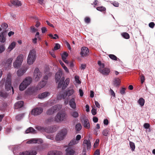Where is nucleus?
Returning <instances> with one entry per match:
<instances>
[{
  "label": "nucleus",
  "mask_w": 155,
  "mask_h": 155,
  "mask_svg": "<svg viewBox=\"0 0 155 155\" xmlns=\"http://www.w3.org/2000/svg\"><path fill=\"white\" fill-rule=\"evenodd\" d=\"M1 85H3L5 83V89L7 91L10 90L12 89L13 94L14 93L13 88L12 86L11 78L9 74H8L7 76L6 79L5 78L2 79L0 82Z\"/></svg>",
  "instance_id": "f257e3e1"
},
{
  "label": "nucleus",
  "mask_w": 155,
  "mask_h": 155,
  "mask_svg": "<svg viewBox=\"0 0 155 155\" xmlns=\"http://www.w3.org/2000/svg\"><path fill=\"white\" fill-rule=\"evenodd\" d=\"M46 81H45L44 80L41 81L37 86L36 88H29L26 91V94L30 95L34 93L36 90H40L41 88L44 87L46 84Z\"/></svg>",
  "instance_id": "f03ea898"
},
{
  "label": "nucleus",
  "mask_w": 155,
  "mask_h": 155,
  "mask_svg": "<svg viewBox=\"0 0 155 155\" xmlns=\"http://www.w3.org/2000/svg\"><path fill=\"white\" fill-rule=\"evenodd\" d=\"M37 57L36 51L33 49L31 50L27 58V63L29 64H32L35 61Z\"/></svg>",
  "instance_id": "7ed1b4c3"
},
{
  "label": "nucleus",
  "mask_w": 155,
  "mask_h": 155,
  "mask_svg": "<svg viewBox=\"0 0 155 155\" xmlns=\"http://www.w3.org/2000/svg\"><path fill=\"white\" fill-rule=\"evenodd\" d=\"M31 78L28 77L25 78L20 84L19 87V90L21 91H24L31 83Z\"/></svg>",
  "instance_id": "20e7f679"
},
{
  "label": "nucleus",
  "mask_w": 155,
  "mask_h": 155,
  "mask_svg": "<svg viewBox=\"0 0 155 155\" xmlns=\"http://www.w3.org/2000/svg\"><path fill=\"white\" fill-rule=\"evenodd\" d=\"M67 130L65 128L62 129L58 133L55 137L57 141L63 140L65 136L67 134Z\"/></svg>",
  "instance_id": "39448f33"
},
{
  "label": "nucleus",
  "mask_w": 155,
  "mask_h": 155,
  "mask_svg": "<svg viewBox=\"0 0 155 155\" xmlns=\"http://www.w3.org/2000/svg\"><path fill=\"white\" fill-rule=\"evenodd\" d=\"M62 107V105L60 104H56L52 106L47 111L48 115H51L60 110Z\"/></svg>",
  "instance_id": "423d86ee"
},
{
  "label": "nucleus",
  "mask_w": 155,
  "mask_h": 155,
  "mask_svg": "<svg viewBox=\"0 0 155 155\" xmlns=\"http://www.w3.org/2000/svg\"><path fill=\"white\" fill-rule=\"evenodd\" d=\"M67 115L64 112H61L58 113L56 116V122H61L66 118Z\"/></svg>",
  "instance_id": "0eeeda50"
},
{
  "label": "nucleus",
  "mask_w": 155,
  "mask_h": 155,
  "mask_svg": "<svg viewBox=\"0 0 155 155\" xmlns=\"http://www.w3.org/2000/svg\"><path fill=\"white\" fill-rule=\"evenodd\" d=\"M23 55L22 54L17 57L16 60L13 63V66L15 68H18L20 66L23 61Z\"/></svg>",
  "instance_id": "6e6552de"
},
{
  "label": "nucleus",
  "mask_w": 155,
  "mask_h": 155,
  "mask_svg": "<svg viewBox=\"0 0 155 155\" xmlns=\"http://www.w3.org/2000/svg\"><path fill=\"white\" fill-rule=\"evenodd\" d=\"M74 92V91L72 88L69 87L67 89L64 94L61 95V97L65 99L67 96L68 97L72 95Z\"/></svg>",
  "instance_id": "1a4fd4ad"
},
{
  "label": "nucleus",
  "mask_w": 155,
  "mask_h": 155,
  "mask_svg": "<svg viewBox=\"0 0 155 155\" xmlns=\"http://www.w3.org/2000/svg\"><path fill=\"white\" fill-rule=\"evenodd\" d=\"M42 74L38 68H35L34 72L33 78L35 81H38L42 76Z\"/></svg>",
  "instance_id": "9d476101"
},
{
  "label": "nucleus",
  "mask_w": 155,
  "mask_h": 155,
  "mask_svg": "<svg viewBox=\"0 0 155 155\" xmlns=\"http://www.w3.org/2000/svg\"><path fill=\"white\" fill-rule=\"evenodd\" d=\"M66 155H76L77 154L75 149L71 147L68 146L65 150Z\"/></svg>",
  "instance_id": "9b49d317"
},
{
  "label": "nucleus",
  "mask_w": 155,
  "mask_h": 155,
  "mask_svg": "<svg viewBox=\"0 0 155 155\" xmlns=\"http://www.w3.org/2000/svg\"><path fill=\"white\" fill-rule=\"evenodd\" d=\"M43 109L41 107H36L33 109L31 111V114L34 116H37L43 112Z\"/></svg>",
  "instance_id": "f8f14e48"
},
{
  "label": "nucleus",
  "mask_w": 155,
  "mask_h": 155,
  "mask_svg": "<svg viewBox=\"0 0 155 155\" xmlns=\"http://www.w3.org/2000/svg\"><path fill=\"white\" fill-rule=\"evenodd\" d=\"M43 141L41 138H32L28 140L27 142V143H42Z\"/></svg>",
  "instance_id": "ddd939ff"
},
{
  "label": "nucleus",
  "mask_w": 155,
  "mask_h": 155,
  "mask_svg": "<svg viewBox=\"0 0 155 155\" xmlns=\"http://www.w3.org/2000/svg\"><path fill=\"white\" fill-rule=\"evenodd\" d=\"M89 50L88 48L85 47L81 48L80 54L82 57L86 56L88 54Z\"/></svg>",
  "instance_id": "4468645a"
},
{
  "label": "nucleus",
  "mask_w": 155,
  "mask_h": 155,
  "mask_svg": "<svg viewBox=\"0 0 155 155\" xmlns=\"http://www.w3.org/2000/svg\"><path fill=\"white\" fill-rule=\"evenodd\" d=\"M13 59V58H8L7 60L4 61L2 62V64L6 68H9L12 64Z\"/></svg>",
  "instance_id": "2eb2a0df"
},
{
  "label": "nucleus",
  "mask_w": 155,
  "mask_h": 155,
  "mask_svg": "<svg viewBox=\"0 0 155 155\" xmlns=\"http://www.w3.org/2000/svg\"><path fill=\"white\" fill-rule=\"evenodd\" d=\"M6 31L2 32L0 34V42L2 43H4L6 41L5 36L6 35Z\"/></svg>",
  "instance_id": "dca6fc26"
},
{
  "label": "nucleus",
  "mask_w": 155,
  "mask_h": 155,
  "mask_svg": "<svg viewBox=\"0 0 155 155\" xmlns=\"http://www.w3.org/2000/svg\"><path fill=\"white\" fill-rule=\"evenodd\" d=\"M56 130V127L55 126H51L46 127L45 132L48 133H51L55 132Z\"/></svg>",
  "instance_id": "f3484780"
},
{
  "label": "nucleus",
  "mask_w": 155,
  "mask_h": 155,
  "mask_svg": "<svg viewBox=\"0 0 155 155\" xmlns=\"http://www.w3.org/2000/svg\"><path fill=\"white\" fill-rule=\"evenodd\" d=\"M62 73L61 71H58L55 74V79L56 82L57 83L58 82L59 80L61 79L62 77Z\"/></svg>",
  "instance_id": "a211bd4d"
},
{
  "label": "nucleus",
  "mask_w": 155,
  "mask_h": 155,
  "mask_svg": "<svg viewBox=\"0 0 155 155\" xmlns=\"http://www.w3.org/2000/svg\"><path fill=\"white\" fill-rule=\"evenodd\" d=\"M99 72L104 75H107L110 72V69L107 68H105L103 69H101V68H99Z\"/></svg>",
  "instance_id": "6ab92c4d"
},
{
  "label": "nucleus",
  "mask_w": 155,
  "mask_h": 155,
  "mask_svg": "<svg viewBox=\"0 0 155 155\" xmlns=\"http://www.w3.org/2000/svg\"><path fill=\"white\" fill-rule=\"evenodd\" d=\"M83 145L84 147H86L87 150L90 149L91 146L90 141L87 140H84L83 143Z\"/></svg>",
  "instance_id": "aec40b11"
},
{
  "label": "nucleus",
  "mask_w": 155,
  "mask_h": 155,
  "mask_svg": "<svg viewBox=\"0 0 155 155\" xmlns=\"http://www.w3.org/2000/svg\"><path fill=\"white\" fill-rule=\"evenodd\" d=\"M24 105V102L22 101H18L14 105V108L15 109H17L22 107Z\"/></svg>",
  "instance_id": "412c9836"
},
{
  "label": "nucleus",
  "mask_w": 155,
  "mask_h": 155,
  "mask_svg": "<svg viewBox=\"0 0 155 155\" xmlns=\"http://www.w3.org/2000/svg\"><path fill=\"white\" fill-rule=\"evenodd\" d=\"M50 94V93L49 92L47 91H45L42 93L39 94L38 95V97L39 99H43L49 96Z\"/></svg>",
  "instance_id": "4be33fe9"
},
{
  "label": "nucleus",
  "mask_w": 155,
  "mask_h": 155,
  "mask_svg": "<svg viewBox=\"0 0 155 155\" xmlns=\"http://www.w3.org/2000/svg\"><path fill=\"white\" fill-rule=\"evenodd\" d=\"M69 105L71 107L74 109L76 108V104L74 98H71L69 101Z\"/></svg>",
  "instance_id": "5701e85b"
},
{
  "label": "nucleus",
  "mask_w": 155,
  "mask_h": 155,
  "mask_svg": "<svg viewBox=\"0 0 155 155\" xmlns=\"http://www.w3.org/2000/svg\"><path fill=\"white\" fill-rule=\"evenodd\" d=\"M61 152L57 150H52L49 152L48 155H61Z\"/></svg>",
  "instance_id": "b1692460"
},
{
  "label": "nucleus",
  "mask_w": 155,
  "mask_h": 155,
  "mask_svg": "<svg viewBox=\"0 0 155 155\" xmlns=\"http://www.w3.org/2000/svg\"><path fill=\"white\" fill-rule=\"evenodd\" d=\"M25 132L26 134L29 133L35 134L36 133V131L33 127H29L26 130Z\"/></svg>",
  "instance_id": "393cba45"
},
{
  "label": "nucleus",
  "mask_w": 155,
  "mask_h": 155,
  "mask_svg": "<svg viewBox=\"0 0 155 155\" xmlns=\"http://www.w3.org/2000/svg\"><path fill=\"white\" fill-rule=\"evenodd\" d=\"M35 128L38 131L41 132H45L46 127L40 126H37L35 127Z\"/></svg>",
  "instance_id": "a878e982"
},
{
  "label": "nucleus",
  "mask_w": 155,
  "mask_h": 155,
  "mask_svg": "<svg viewBox=\"0 0 155 155\" xmlns=\"http://www.w3.org/2000/svg\"><path fill=\"white\" fill-rule=\"evenodd\" d=\"M16 45V44L15 42L13 41L12 42L8 48V51H11L15 48Z\"/></svg>",
  "instance_id": "bb28decb"
},
{
  "label": "nucleus",
  "mask_w": 155,
  "mask_h": 155,
  "mask_svg": "<svg viewBox=\"0 0 155 155\" xmlns=\"http://www.w3.org/2000/svg\"><path fill=\"white\" fill-rule=\"evenodd\" d=\"M84 120L83 125L84 127L87 129H89L90 127V124L88 120L85 119Z\"/></svg>",
  "instance_id": "cd10ccee"
},
{
  "label": "nucleus",
  "mask_w": 155,
  "mask_h": 155,
  "mask_svg": "<svg viewBox=\"0 0 155 155\" xmlns=\"http://www.w3.org/2000/svg\"><path fill=\"white\" fill-rule=\"evenodd\" d=\"M11 2L14 5L17 6H20L21 5V2L18 0H11Z\"/></svg>",
  "instance_id": "c85d7f7f"
},
{
  "label": "nucleus",
  "mask_w": 155,
  "mask_h": 155,
  "mask_svg": "<svg viewBox=\"0 0 155 155\" xmlns=\"http://www.w3.org/2000/svg\"><path fill=\"white\" fill-rule=\"evenodd\" d=\"M102 134L103 136L108 137L110 135V130L108 129H105L103 130Z\"/></svg>",
  "instance_id": "c756f323"
},
{
  "label": "nucleus",
  "mask_w": 155,
  "mask_h": 155,
  "mask_svg": "<svg viewBox=\"0 0 155 155\" xmlns=\"http://www.w3.org/2000/svg\"><path fill=\"white\" fill-rule=\"evenodd\" d=\"M69 79L67 78L65 81H64V83L62 87V90H63L65 89L69 83Z\"/></svg>",
  "instance_id": "7c9ffc66"
},
{
  "label": "nucleus",
  "mask_w": 155,
  "mask_h": 155,
  "mask_svg": "<svg viewBox=\"0 0 155 155\" xmlns=\"http://www.w3.org/2000/svg\"><path fill=\"white\" fill-rule=\"evenodd\" d=\"M25 115V113H24L19 114L16 116L15 119L16 120L19 121L23 118Z\"/></svg>",
  "instance_id": "2f4dec72"
},
{
  "label": "nucleus",
  "mask_w": 155,
  "mask_h": 155,
  "mask_svg": "<svg viewBox=\"0 0 155 155\" xmlns=\"http://www.w3.org/2000/svg\"><path fill=\"white\" fill-rule=\"evenodd\" d=\"M120 83V79L119 78H114L113 81V84L116 86H118Z\"/></svg>",
  "instance_id": "473e14b6"
},
{
  "label": "nucleus",
  "mask_w": 155,
  "mask_h": 155,
  "mask_svg": "<svg viewBox=\"0 0 155 155\" xmlns=\"http://www.w3.org/2000/svg\"><path fill=\"white\" fill-rule=\"evenodd\" d=\"M64 77H62L61 79L60 80V81H59V82L58 84V88H61L62 87V86L63 85V84L64 82Z\"/></svg>",
  "instance_id": "72a5a7b5"
},
{
  "label": "nucleus",
  "mask_w": 155,
  "mask_h": 155,
  "mask_svg": "<svg viewBox=\"0 0 155 155\" xmlns=\"http://www.w3.org/2000/svg\"><path fill=\"white\" fill-rule=\"evenodd\" d=\"M26 70L19 69L17 71V74L18 76H20L23 74L26 71Z\"/></svg>",
  "instance_id": "f704fd0d"
},
{
  "label": "nucleus",
  "mask_w": 155,
  "mask_h": 155,
  "mask_svg": "<svg viewBox=\"0 0 155 155\" xmlns=\"http://www.w3.org/2000/svg\"><path fill=\"white\" fill-rule=\"evenodd\" d=\"M138 102L140 105L142 107L144 105L145 103L144 100L142 97L140 98L138 101Z\"/></svg>",
  "instance_id": "c9c22d12"
},
{
  "label": "nucleus",
  "mask_w": 155,
  "mask_h": 155,
  "mask_svg": "<svg viewBox=\"0 0 155 155\" xmlns=\"http://www.w3.org/2000/svg\"><path fill=\"white\" fill-rule=\"evenodd\" d=\"M56 117H50L48 119L46 123H48L51 122L56 121Z\"/></svg>",
  "instance_id": "e433bc0d"
},
{
  "label": "nucleus",
  "mask_w": 155,
  "mask_h": 155,
  "mask_svg": "<svg viewBox=\"0 0 155 155\" xmlns=\"http://www.w3.org/2000/svg\"><path fill=\"white\" fill-rule=\"evenodd\" d=\"M78 142L75 139H73L68 144V146H72L73 145L77 144Z\"/></svg>",
  "instance_id": "4c0bfd02"
},
{
  "label": "nucleus",
  "mask_w": 155,
  "mask_h": 155,
  "mask_svg": "<svg viewBox=\"0 0 155 155\" xmlns=\"http://www.w3.org/2000/svg\"><path fill=\"white\" fill-rule=\"evenodd\" d=\"M71 115L74 118H76L78 117L79 114L78 113L77 111H73L71 113Z\"/></svg>",
  "instance_id": "58836bf2"
},
{
  "label": "nucleus",
  "mask_w": 155,
  "mask_h": 155,
  "mask_svg": "<svg viewBox=\"0 0 155 155\" xmlns=\"http://www.w3.org/2000/svg\"><path fill=\"white\" fill-rule=\"evenodd\" d=\"M121 35L125 39H128L130 38L129 34L127 32H123L121 34Z\"/></svg>",
  "instance_id": "ea45409f"
},
{
  "label": "nucleus",
  "mask_w": 155,
  "mask_h": 155,
  "mask_svg": "<svg viewBox=\"0 0 155 155\" xmlns=\"http://www.w3.org/2000/svg\"><path fill=\"white\" fill-rule=\"evenodd\" d=\"M5 49V46L4 44H1L0 45V54L4 52Z\"/></svg>",
  "instance_id": "a19ab883"
},
{
  "label": "nucleus",
  "mask_w": 155,
  "mask_h": 155,
  "mask_svg": "<svg viewBox=\"0 0 155 155\" xmlns=\"http://www.w3.org/2000/svg\"><path fill=\"white\" fill-rule=\"evenodd\" d=\"M59 62L61 64V65L63 68H64V69L65 70V71L67 72H69V70L67 68L65 65L64 63L62 62L61 61H59Z\"/></svg>",
  "instance_id": "79ce46f5"
},
{
  "label": "nucleus",
  "mask_w": 155,
  "mask_h": 155,
  "mask_svg": "<svg viewBox=\"0 0 155 155\" xmlns=\"http://www.w3.org/2000/svg\"><path fill=\"white\" fill-rule=\"evenodd\" d=\"M109 57L110 59L114 60L116 61L117 60V59H119V58H117V57L114 54H109Z\"/></svg>",
  "instance_id": "37998d69"
},
{
  "label": "nucleus",
  "mask_w": 155,
  "mask_h": 155,
  "mask_svg": "<svg viewBox=\"0 0 155 155\" xmlns=\"http://www.w3.org/2000/svg\"><path fill=\"white\" fill-rule=\"evenodd\" d=\"M29 155H36L37 154L36 151L35 150H28Z\"/></svg>",
  "instance_id": "c03bdc74"
},
{
  "label": "nucleus",
  "mask_w": 155,
  "mask_h": 155,
  "mask_svg": "<svg viewBox=\"0 0 155 155\" xmlns=\"http://www.w3.org/2000/svg\"><path fill=\"white\" fill-rule=\"evenodd\" d=\"M96 9L97 10L100 11V12H102L106 10V8L104 6H100L96 8Z\"/></svg>",
  "instance_id": "a18cd8bd"
},
{
  "label": "nucleus",
  "mask_w": 155,
  "mask_h": 155,
  "mask_svg": "<svg viewBox=\"0 0 155 155\" xmlns=\"http://www.w3.org/2000/svg\"><path fill=\"white\" fill-rule=\"evenodd\" d=\"M130 146L132 151H134L135 149L134 143L132 142H130Z\"/></svg>",
  "instance_id": "49530a36"
},
{
  "label": "nucleus",
  "mask_w": 155,
  "mask_h": 155,
  "mask_svg": "<svg viewBox=\"0 0 155 155\" xmlns=\"http://www.w3.org/2000/svg\"><path fill=\"white\" fill-rule=\"evenodd\" d=\"M76 130L77 131H79L81 129V126L80 124H78L76 125Z\"/></svg>",
  "instance_id": "de8ad7c7"
},
{
  "label": "nucleus",
  "mask_w": 155,
  "mask_h": 155,
  "mask_svg": "<svg viewBox=\"0 0 155 155\" xmlns=\"http://www.w3.org/2000/svg\"><path fill=\"white\" fill-rule=\"evenodd\" d=\"M68 56V54L66 52H64L61 55L62 59H66V58Z\"/></svg>",
  "instance_id": "09e8293b"
},
{
  "label": "nucleus",
  "mask_w": 155,
  "mask_h": 155,
  "mask_svg": "<svg viewBox=\"0 0 155 155\" xmlns=\"http://www.w3.org/2000/svg\"><path fill=\"white\" fill-rule=\"evenodd\" d=\"M1 26L2 28L4 29H5L8 28V25L6 23H3L1 25Z\"/></svg>",
  "instance_id": "8fccbe9b"
},
{
  "label": "nucleus",
  "mask_w": 155,
  "mask_h": 155,
  "mask_svg": "<svg viewBox=\"0 0 155 155\" xmlns=\"http://www.w3.org/2000/svg\"><path fill=\"white\" fill-rule=\"evenodd\" d=\"M79 77L78 76H75V79L76 82L78 84L81 83V82L79 80Z\"/></svg>",
  "instance_id": "3c124183"
},
{
  "label": "nucleus",
  "mask_w": 155,
  "mask_h": 155,
  "mask_svg": "<svg viewBox=\"0 0 155 155\" xmlns=\"http://www.w3.org/2000/svg\"><path fill=\"white\" fill-rule=\"evenodd\" d=\"M8 148L10 149H12V152L14 154H15V151L16 150V148L14 147V146H10L8 147Z\"/></svg>",
  "instance_id": "603ef678"
},
{
  "label": "nucleus",
  "mask_w": 155,
  "mask_h": 155,
  "mask_svg": "<svg viewBox=\"0 0 155 155\" xmlns=\"http://www.w3.org/2000/svg\"><path fill=\"white\" fill-rule=\"evenodd\" d=\"M84 21L86 23H89L90 22L91 20L88 17H86L84 19Z\"/></svg>",
  "instance_id": "864d4df0"
},
{
  "label": "nucleus",
  "mask_w": 155,
  "mask_h": 155,
  "mask_svg": "<svg viewBox=\"0 0 155 155\" xmlns=\"http://www.w3.org/2000/svg\"><path fill=\"white\" fill-rule=\"evenodd\" d=\"M19 155H29L28 151L20 152Z\"/></svg>",
  "instance_id": "5fc2aeb1"
},
{
  "label": "nucleus",
  "mask_w": 155,
  "mask_h": 155,
  "mask_svg": "<svg viewBox=\"0 0 155 155\" xmlns=\"http://www.w3.org/2000/svg\"><path fill=\"white\" fill-rule=\"evenodd\" d=\"M92 114L93 115H95L97 114V110L96 109L93 108L91 110Z\"/></svg>",
  "instance_id": "6e6d98bb"
},
{
  "label": "nucleus",
  "mask_w": 155,
  "mask_h": 155,
  "mask_svg": "<svg viewBox=\"0 0 155 155\" xmlns=\"http://www.w3.org/2000/svg\"><path fill=\"white\" fill-rule=\"evenodd\" d=\"M60 48V45L58 43L55 44V46L54 47V49L55 50H57L58 49Z\"/></svg>",
  "instance_id": "4d7b16f0"
},
{
  "label": "nucleus",
  "mask_w": 155,
  "mask_h": 155,
  "mask_svg": "<svg viewBox=\"0 0 155 155\" xmlns=\"http://www.w3.org/2000/svg\"><path fill=\"white\" fill-rule=\"evenodd\" d=\"M46 137L48 139H50L51 140H53L54 139V137L52 135H46Z\"/></svg>",
  "instance_id": "13d9d810"
},
{
  "label": "nucleus",
  "mask_w": 155,
  "mask_h": 155,
  "mask_svg": "<svg viewBox=\"0 0 155 155\" xmlns=\"http://www.w3.org/2000/svg\"><path fill=\"white\" fill-rule=\"evenodd\" d=\"M150 125L149 124L147 123H145L143 125L144 127L146 129L150 127Z\"/></svg>",
  "instance_id": "bf43d9fd"
},
{
  "label": "nucleus",
  "mask_w": 155,
  "mask_h": 155,
  "mask_svg": "<svg viewBox=\"0 0 155 155\" xmlns=\"http://www.w3.org/2000/svg\"><path fill=\"white\" fill-rule=\"evenodd\" d=\"M126 88H122L120 90V92L122 94H124L125 93V90Z\"/></svg>",
  "instance_id": "052dcab7"
},
{
  "label": "nucleus",
  "mask_w": 155,
  "mask_h": 155,
  "mask_svg": "<svg viewBox=\"0 0 155 155\" xmlns=\"http://www.w3.org/2000/svg\"><path fill=\"white\" fill-rule=\"evenodd\" d=\"M154 25L155 24L153 22H151L149 24V27L151 28H153Z\"/></svg>",
  "instance_id": "680f3d73"
},
{
  "label": "nucleus",
  "mask_w": 155,
  "mask_h": 155,
  "mask_svg": "<svg viewBox=\"0 0 155 155\" xmlns=\"http://www.w3.org/2000/svg\"><path fill=\"white\" fill-rule=\"evenodd\" d=\"M141 84H143L145 81V78L143 75H142L141 77Z\"/></svg>",
  "instance_id": "e2e57ef3"
},
{
  "label": "nucleus",
  "mask_w": 155,
  "mask_h": 155,
  "mask_svg": "<svg viewBox=\"0 0 155 155\" xmlns=\"http://www.w3.org/2000/svg\"><path fill=\"white\" fill-rule=\"evenodd\" d=\"M93 120L94 123H97L98 122V119L96 117H94L93 118Z\"/></svg>",
  "instance_id": "0e129e2a"
},
{
  "label": "nucleus",
  "mask_w": 155,
  "mask_h": 155,
  "mask_svg": "<svg viewBox=\"0 0 155 155\" xmlns=\"http://www.w3.org/2000/svg\"><path fill=\"white\" fill-rule=\"evenodd\" d=\"M103 123L105 125H107L109 123L108 120L107 119H104V120Z\"/></svg>",
  "instance_id": "69168bd1"
},
{
  "label": "nucleus",
  "mask_w": 155,
  "mask_h": 155,
  "mask_svg": "<svg viewBox=\"0 0 155 155\" xmlns=\"http://www.w3.org/2000/svg\"><path fill=\"white\" fill-rule=\"evenodd\" d=\"M46 31H47V30L45 27H43L41 28V31L42 33H45Z\"/></svg>",
  "instance_id": "338daca9"
},
{
  "label": "nucleus",
  "mask_w": 155,
  "mask_h": 155,
  "mask_svg": "<svg viewBox=\"0 0 155 155\" xmlns=\"http://www.w3.org/2000/svg\"><path fill=\"white\" fill-rule=\"evenodd\" d=\"M100 151L98 150H96L94 154V155H100Z\"/></svg>",
  "instance_id": "774afa93"
}]
</instances>
